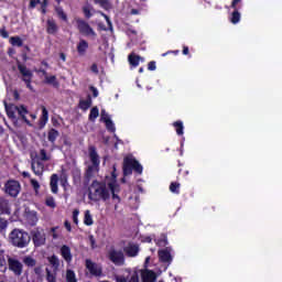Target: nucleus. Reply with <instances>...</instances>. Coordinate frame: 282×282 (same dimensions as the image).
I'll use <instances>...</instances> for the list:
<instances>
[{"instance_id": "f257e3e1", "label": "nucleus", "mask_w": 282, "mask_h": 282, "mask_svg": "<svg viewBox=\"0 0 282 282\" xmlns=\"http://www.w3.org/2000/svg\"><path fill=\"white\" fill-rule=\"evenodd\" d=\"M111 194L107 188V183L98 182L97 180L93 181L90 187L88 188V199L90 202H107L110 199Z\"/></svg>"}, {"instance_id": "f03ea898", "label": "nucleus", "mask_w": 282, "mask_h": 282, "mask_svg": "<svg viewBox=\"0 0 282 282\" xmlns=\"http://www.w3.org/2000/svg\"><path fill=\"white\" fill-rule=\"evenodd\" d=\"M30 241H32V236H30V234L24 229L14 228L9 234V242L14 248H28V246H30Z\"/></svg>"}, {"instance_id": "7ed1b4c3", "label": "nucleus", "mask_w": 282, "mask_h": 282, "mask_svg": "<svg viewBox=\"0 0 282 282\" xmlns=\"http://www.w3.org/2000/svg\"><path fill=\"white\" fill-rule=\"evenodd\" d=\"M88 155H89L91 165H88L85 173V180L87 182H89L91 177H94V173H98V171H100V155H98V152L96 151V147L90 145L88 148Z\"/></svg>"}, {"instance_id": "20e7f679", "label": "nucleus", "mask_w": 282, "mask_h": 282, "mask_svg": "<svg viewBox=\"0 0 282 282\" xmlns=\"http://www.w3.org/2000/svg\"><path fill=\"white\" fill-rule=\"evenodd\" d=\"M137 173L138 175H142V172L144 171V167H142V164L135 158L133 156H126L123 159V175L127 177V175H132V173Z\"/></svg>"}, {"instance_id": "39448f33", "label": "nucleus", "mask_w": 282, "mask_h": 282, "mask_svg": "<svg viewBox=\"0 0 282 282\" xmlns=\"http://www.w3.org/2000/svg\"><path fill=\"white\" fill-rule=\"evenodd\" d=\"M31 237H32L33 246H35V248H41V246H45L46 236H45V230L43 228L36 227L32 229Z\"/></svg>"}, {"instance_id": "423d86ee", "label": "nucleus", "mask_w": 282, "mask_h": 282, "mask_svg": "<svg viewBox=\"0 0 282 282\" xmlns=\"http://www.w3.org/2000/svg\"><path fill=\"white\" fill-rule=\"evenodd\" d=\"M4 193L9 195V197H19V193H21V183L17 180H9L4 184Z\"/></svg>"}, {"instance_id": "0eeeda50", "label": "nucleus", "mask_w": 282, "mask_h": 282, "mask_svg": "<svg viewBox=\"0 0 282 282\" xmlns=\"http://www.w3.org/2000/svg\"><path fill=\"white\" fill-rule=\"evenodd\" d=\"M18 69L22 76L23 83L26 85V88L30 89V91H34V87L32 86V70L28 69V66L21 64V62H18Z\"/></svg>"}, {"instance_id": "6e6552de", "label": "nucleus", "mask_w": 282, "mask_h": 282, "mask_svg": "<svg viewBox=\"0 0 282 282\" xmlns=\"http://www.w3.org/2000/svg\"><path fill=\"white\" fill-rule=\"evenodd\" d=\"M108 259L113 263V265L122 267L124 265V252L122 250L110 249L108 252Z\"/></svg>"}, {"instance_id": "1a4fd4ad", "label": "nucleus", "mask_w": 282, "mask_h": 282, "mask_svg": "<svg viewBox=\"0 0 282 282\" xmlns=\"http://www.w3.org/2000/svg\"><path fill=\"white\" fill-rule=\"evenodd\" d=\"M76 25L79 34L83 36H96V31L83 19L76 20Z\"/></svg>"}, {"instance_id": "9d476101", "label": "nucleus", "mask_w": 282, "mask_h": 282, "mask_svg": "<svg viewBox=\"0 0 282 282\" xmlns=\"http://www.w3.org/2000/svg\"><path fill=\"white\" fill-rule=\"evenodd\" d=\"M85 265H86V270H88V272H89V274H91V276H102V265L101 264H98V263L91 261V259H86Z\"/></svg>"}, {"instance_id": "9b49d317", "label": "nucleus", "mask_w": 282, "mask_h": 282, "mask_svg": "<svg viewBox=\"0 0 282 282\" xmlns=\"http://www.w3.org/2000/svg\"><path fill=\"white\" fill-rule=\"evenodd\" d=\"M9 270L13 272L15 276H21L23 274V263L14 258L8 259Z\"/></svg>"}, {"instance_id": "f8f14e48", "label": "nucleus", "mask_w": 282, "mask_h": 282, "mask_svg": "<svg viewBox=\"0 0 282 282\" xmlns=\"http://www.w3.org/2000/svg\"><path fill=\"white\" fill-rule=\"evenodd\" d=\"M31 170L37 177H43V173H45V164L39 159H32Z\"/></svg>"}, {"instance_id": "ddd939ff", "label": "nucleus", "mask_w": 282, "mask_h": 282, "mask_svg": "<svg viewBox=\"0 0 282 282\" xmlns=\"http://www.w3.org/2000/svg\"><path fill=\"white\" fill-rule=\"evenodd\" d=\"M158 254L161 263H167V265L173 263V256H171V251H169V249H161L158 251Z\"/></svg>"}, {"instance_id": "4468645a", "label": "nucleus", "mask_w": 282, "mask_h": 282, "mask_svg": "<svg viewBox=\"0 0 282 282\" xmlns=\"http://www.w3.org/2000/svg\"><path fill=\"white\" fill-rule=\"evenodd\" d=\"M108 188H110V193L112 195V199L117 200V204H120L121 198L117 193H120V185L116 182L108 183Z\"/></svg>"}, {"instance_id": "2eb2a0df", "label": "nucleus", "mask_w": 282, "mask_h": 282, "mask_svg": "<svg viewBox=\"0 0 282 282\" xmlns=\"http://www.w3.org/2000/svg\"><path fill=\"white\" fill-rule=\"evenodd\" d=\"M123 252L130 257H138L139 252H140V247L138 245H129L127 247L123 248Z\"/></svg>"}, {"instance_id": "dca6fc26", "label": "nucleus", "mask_w": 282, "mask_h": 282, "mask_svg": "<svg viewBox=\"0 0 282 282\" xmlns=\"http://www.w3.org/2000/svg\"><path fill=\"white\" fill-rule=\"evenodd\" d=\"M19 109V106L14 104H6V111L7 116L10 120H17V111Z\"/></svg>"}, {"instance_id": "f3484780", "label": "nucleus", "mask_w": 282, "mask_h": 282, "mask_svg": "<svg viewBox=\"0 0 282 282\" xmlns=\"http://www.w3.org/2000/svg\"><path fill=\"white\" fill-rule=\"evenodd\" d=\"M58 174H52L50 178V188L53 195H58Z\"/></svg>"}, {"instance_id": "a211bd4d", "label": "nucleus", "mask_w": 282, "mask_h": 282, "mask_svg": "<svg viewBox=\"0 0 282 282\" xmlns=\"http://www.w3.org/2000/svg\"><path fill=\"white\" fill-rule=\"evenodd\" d=\"M141 279L143 282H155V271L145 269L141 272Z\"/></svg>"}, {"instance_id": "6ab92c4d", "label": "nucleus", "mask_w": 282, "mask_h": 282, "mask_svg": "<svg viewBox=\"0 0 282 282\" xmlns=\"http://www.w3.org/2000/svg\"><path fill=\"white\" fill-rule=\"evenodd\" d=\"M61 254H62L64 261H66V263H69L73 259L72 249L67 245H63L61 247Z\"/></svg>"}, {"instance_id": "aec40b11", "label": "nucleus", "mask_w": 282, "mask_h": 282, "mask_svg": "<svg viewBox=\"0 0 282 282\" xmlns=\"http://www.w3.org/2000/svg\"><path fill=\"white\" fill-rule=\"evenodd\" d=\"M0 213L1 215H11L10 200L8 198H0Z\"/></svg>"}, {"instance_id": "412c9836", "label": "nucleus", "mask_w": 282, "mask_h": 282, "mask_svg": "<svg viewBox=\"0 0 282 282\" xmlns=\"http://www.w3.org/2000/svg\"><path fill=\"white\" fill-rule=\"evenodd\" d=\"M44 83L45 85H51L54 89L61 88V82H58V78H56L55 75L45 76Z\"/></svg>"}, {"instance_id": "4be33fe9", "label": "nucleus", "mask_w": 282, "mask_h": 282, "mask_svg": "<svg viewBox=\"0 0 282 282\" xmlns=\"http://www.w3.org/2000/svg\"><path fill=\"white\" fill-rule=\"evenodd\" d=\"M87 50H89V43L87 40H80L77 44V52L79 56H85V54H87Z\"/></svg>"}, {"instance_id": "5701e85b", "label": "nucleus", "mask_w": 282, "mask_h": 282, "mask_svg": "<svg viewBox=\"0 0 282 282\" xmlns=\"http://www.w3.org/2000/svg\"><path fill=\"white\" fill-rule=\"evenodd\" d=\"M50 265H52L54 272H58V268H61V260L56 254H53L47 258Z\"/></svg>"}, {"instance_id": "b1692460", "label": "nucleus", "mask_w": 282, "mask_h": 282, "mask_svg": "<svg viewBox=\"0 0 282 282\" xmlns=\"http://www.w3.org/2000/svg\"><path fill=\"white\" fill-rule=\"evenodd\" d=\"M140 61H144V58H142L140 55H135V53H131L128 56V62L130 63L131 67H138V65H140Z\"/></svg>"}, {"instance_id": "393cba45", "label": "nucleus", "mask_w": 282, "mask_h": 282, "mask_svg": "<svg viewBox=\"0 0 282 282\" xmlns=\"http://www.w3.org/2000/svg\"><path fill=\"white\" fill-rule=\"evenodd\" d=\"M58 135H61V132L58 130L51 128L47 132V140L51 142V144H56V140L58 139Z\"/></svg>"}, {"instance_id": "a878e982", "label": "nucleus", "mask_w": 282, "mask_h": 282, "mask_svg": "<svg viewBox=\"0 0 282 282\" xmlns=\"http://www.w3.org/2000/svg\"><path fill=\"white\" fill-rule=\"evenodd\" d=\"M101 120L105 122L107 131L110 133H116V126L109 117L101 115Z\"/></svg>"}, {"instance_id": "bb28decb", "label": "nucleus", "mask_w": 282, "mask_h": 282, "mask_svg": "<svg viewBox=\"0 0 282 282\" xmlns=\"http://www.w3.org/2000/svg\"><path fill=\"white\" fill-rule=\"evenodd\" d=\"M46 32L47 34H56V32H58V25H56V21L54 20L46 21Z\"/></svg>"}, {"instance_id": "cd10ccee", "label": "nucleus", "mask_w": 282, "mask_h": 282, "mask_svg": "<svg viewBox=\"0 0 282 282\" xmlns=\"http://www.w3.org/2000/svg\"><path fill=\"white\" fill-rule=\"evenodd\" d=\"M72 176L74 186H80V183L83 182V174L80 173V170H73Z\"/></svg>"}, {"instance_id": "c85d7f7f", "label": "nucleus", "mask_w": 282, "mask_h": 282, "mask_svg": "<svg viewBox=\"0 0 282 282\" xmlns=\"http://www.w3.org/2000/svg\"><path fill=\"white\" fill-rule=\"evenodd\" d=\"M47 120H50V112L47 111V108L42 107V116L40 118V129H43V127L47 124Z\"/></svg>"}, {"instance_id": "c756f323", "label": "nucleus", "mask_w": 282, "mask_h": 282, "mask_svg": "<svg viewBox=\"0 0 282 282\" xmlns=\"http://www.w3.org/2000/svg\"><path fill=\"white\" fill-rule=\"evenodd\" d=\"M18 113L20 116V118H22V120H24L26 122V124H30V120H28L26 115L30 113V111H28V108L23 105L18 106Z\"/></svg>"}, {"instance_id": "7c9ffc66", "label": "nucleus", "mask_w": 282, "mask_h": 282, "mask_svg": "<svg viewBox=\"0 0 282 282\" xmlns=\"http://www.w3.org/2000/svg\"><path fill=\"white\" fill-rule=\"evenodd\" d=\"M89 107H91V96L90 95H88L86 100L79 101V109H82L83 111H87V109H89Z\"/></svg>"}, {"instance_id": "2f4dec72", "label": "nucleus", "mask_w": 282, "mask_h": 282, "mask_svg": "<svg viewBox=\"0 0 282 282\" xmlns=\"http://www.w3.org/2000/svg\"><path fill=\"white\" fill-rule=\"evenodd\" d=\"M99 116H100V110L97 108V106H95L90 109L88 120H90V122H96V118H98Z\"/></svg>"}, {"instance_id": "473e14b6", "label": "nucleus", "mask_w": 282, "mask_h": 282, "mask_svg": "<svg viewBox=\"0 0 282 282\" xmlns=\"http://www.w3.org/2000/svg\"><path fill=\"white\" fill-rule=\"evenodd\" d=\"M173 127L178 135H184V122L182 120L174 121Z\"/></svg>"}, {"instance_id": "72a5a7b5", "label": "nucleus", "mask_w": 282, "mask_h": 282, "mask_svg": "<svg viewBox=\"0 0 282 282\" xmlns=\"http://www.w3.org/2000/svg\"><path fill=\"white\" fill-rule=\"evenodd\" d=\"M239 21H241V13L239 12V10L232 11L230 17V23H232L234 25H237Z\"/></svg>"}, {"instance_id": "f704fd0d", "label": "nucleus", "mask_w": 282, "mask_h": 282, "mask_svg": "<svg viewBox=\"0 0 282 282\" xmlns=\"http://www.w3.org/2000/svg\"><path fill=\"white\" fill-rule=\"evenodd\" d=\"M55 12H56L58 19L67 22V13H65V11L63 10V7H59V6L55 7Z\"/></svg>"}, {"instance_id": "c9c22d12", "label": "nucleus", "mask_w": 282, "mask_h": 282, "mask_svg": "<svg viewBox=\"0 0 282 282\" xmlns=\"http://www.w3.org/2000/svg\"><path fill=\"white\" fill-rule=\"evenodd\" d=\"M36 160H40V162H50V160H52V156L47 154V151L45 149H41L40 158H36Z\"/></svg>"}, {"instance_id": "e433bc0d", "label": "nucleus", "mask_w": 282, "mask_h": 282, "mask_svg": "<svg viewBox=\"0 0 282 282\" xmlns=\"http://www.w3.org/2000/svg\"><path fill=\"white\" fill-rule=\"evenodd\" d=\"M156 246H159V248H166V246H169V238L166 237V235H162L156 240Z\"/></svg>"}, {"instance_id": "4c0bfd02", "label": "nucleus", "mask_w": 282, "mask_h": 282, "mask_svg": "<svg viewBox=\"0 0 282 282\" xmlns=\"http://www.w3.org/2000/svg\"><path fill=\"white\" fill-rule=\"evenodd\" d=\"M66 282H78L74 270L72 269L66 270Z\"/></svg>"}, {"instance_id": "58836bf2", "label": "nucleus", "mask_w": 282, "mask_h": 282, "mask_svg": "<svg viewBox=\"0 0 282 282\" xmlns=\"http://www.w3.org/2000/svg\"><path fill=\"white\" fill-rule=\"evenodd\" d=\"M84 224L85 226H94V218L91 217V213L89 210L85 212Z\"/></svg>"}, {"instance_id": "ea45409f", "label": "nucleus", "mask_w": 282, "mask_h": 282, "mask_svg": "<svg viewBox=\"0 0 282 282\" xmlns=\"http://www.w3.org/2000/svg\"><path fill=\"white\" fill-rule=\"evenodd\" d=\"M58 271H51L50 269H46V281L47 282H56Z\"/></svg>"}, {"instance_id": "a19ab883", "label": "nucleus", "mask_w": 282, "mask_h": 282, "mask_svg": "<svg viewBox=\"0 0 282 282\" xmlns=\"http://www.w3.org/2000/svg\"><path fill=\"white\" fill-rule=\"evenodd\" d=\"M10 43L15 47H23V40L19 36L10 37Z\"/></svg>"}, {"instance_id": "79ce46f5", "label": "nucleus", "mask_w": 282, "mask_h": 282, "mask_svg": "<svg viewBox=\"0 0 282 282\" xmlns=\"http://www.w3.org/2000/svg\"><path fill=\"white\" fill-rule=\"evenodd\" d=\"M45 206H47L48 208H56V200L54 199V196H46Z\"/></svg>"}, {"instance_id": "37998d69", "label": "nucleus", "mask_w": 282, "mask_h": 282, "mask_svg": "<svg viewBox=\"0 0 282 282\" xmlns=\"http://www.w3.org/2000/svg\"><path fill=\"white\" fill-rule=\"evenodd\" d=\"M180 183L177 182H172L170 184V192L173 193L174 195H180Z\"/></svg>"}, {"instance_id": "c03bdc74", "label": "nucleus", "mask_w": 282, "mask_h": 282, "mask_svg": "<svg viewBox=\"0 0 282 282\" xmlns=\"http://www.w3.org/2000/svg\"><path fill=\"white\" fill-rule=\"evenodd\" d=\"M31 186L35 193V195H39V191H41V184L35 178L30 180Z\"/></svg>"}, {"instance_id": "a18cd8bd", "label": "nucleus", "mask_w": 282, "mask_h": 282, "mask_svg": "<svg viewBox=\"0 0 282 282\" xmlns=\"http://www.w3.org/2000/svg\"><path fill=\"white\" fill-rule=\"evenodd\" d=\"M95 3L100 4V8H104V10H109V8H111L109 0H95Z\"/></svg>"}, {"instance_id": "49530a36", "label": "nucleus", "mask_w": 282, "mask_h": 282, "mask_svg": "<svg viewBox=\"0 0 282 282\" xmlns=\"http://www.w3.org/2000/svg\"><path fill=\"white\" fill-rule=\"evenodd\" d=\"M24 263L25 265H29L30 268H34V265H36V260H34V258H25L24 259Z\"/></svg>"}, {"instance_id": "de8ad7c7", "label": "nucleus", "mask_w": 282, "mask_h": 282, "mask_svg": "<svg viewBox=\"0 0 282 282\" xmlns=\"http://www.w3.org/2000/svg\"><path fill=\"white\" fill-rule=\"evenodd\" d=\"M78 215H80V210L74 209L73 210V223L78 226Z\"/></svg>"}, {"instance_id": "09e8293b", "label": "nucleus", "mask_w": 282, "mask_h": 282, "mask_svg": "<svg viewBox=\"0 0 282 282\" xmlns=\"http://www.w3.org/2000/svg\"><path fill=\"white\" fill-rule=\"evenodd\" d=\"M40 3H41V0H30L29 9L34 10V8H36V6H39Z\"/></svg>"}, {"instance_id": "8fccbe9b", "label": "nucleus", "mask_w": 282, "mask_h": 282, "mask_svg": "<svg viewBox=\"0 0 282 282\" xmlns=\"http://www.w3.org/2000/svg\"><path fill=\"white\" fill-rule=\"evenodd\" d=\"M83 12L87 19H91V10L89 9V7H83Z\"/></svg>"}, {"instance_id": "3c124183", "label": "nucleus", "mask_w": 282, "mask_h": 282, "mask_svg": "<svg viewBox=\"0 0 282 282\" xmlns=\"http://www.w3.org/2000/svg\"><path fill=\"white\" fill-rule=\"evenodd\" d=\"M148 69L149 72H155V69H158V66L155 65V61H151L148 63Z\"/></svg>"}, {"instance_id": "603ef678", "label": "nucleus", "mask_w": 282, "mask_h": 282, "mask_svg": "<svg viewBox=\"0 0 282 282\" xmlns=\"http://www.w3.org/2000/svg\"><path fill=\"white\" fill-rule=\"evenodd\" d=\"M8 228V221L4 218H0V230Z\"/></svg>"}, {"instance_id": "864d4df0", "label": "nucleus", "mask_w": 282, "mask_h": 282, "mask_svg": "<svg viewBox=\"0 0 282 282\" xmlns=\"http://www.w3.org/2000/svg\"><path fill=\"white\" fill-rule=\"evenodd\" d=\"M239 3H241V0H232L230 4L231 10L234 11L239 10L237 9V6H239Z\"/></svg>"}, {"instance_id": "5fc2aeb1", "label": "nucleus", "mask_w": 282, "mask_h": 282, "mask_svg": "<svg viewBox=\"0 0 282 282\" xmlns=\"http://www.w3.org/2000/svg\"><path fill=\"white\" fill-rule=\"evenodd\" d=\"M0 35L2 36V39H8V36H10V33H8L6 28H3L0 30Z\"/></svg>"}, {"instance_id": "6e6d98bb", "label": "nucleus", "mask_w": 282, "mask_h": 282, "mask_svg": "<svg viewBox=\"0 0 282 282\" xmlns=\"http://www.w3.org/2000/svg\"><path fill=\"white\" fill-rule=\"evenodd\" d=\"M90 70L93 72V74H99L98 64L94 63V64L90 66Z\"/></svg>"}, {"instance_id": "4d7b16f0", "label": "nucleus", "mask_w": 282, "mask_h": 282, "mask_svg": "<svg viewBox=\"0 0 282 282\" xmlns=\"http://www.w3.org/2000/svg\"><path fill=\"white\" fill-rule=\"evenodd\" d=\"M66 184H67V175L64 174L61 177V186H63L65 188Z\"/></svg>"}, {"instance_id": "13d9d810", "label": "nucleus", "mask_w": 282, "mask_h": 282, "mask_svg": "<svg viewBox=\"0 0 282 282\" xmlns=\"http://www.w3.org/2000/svg\"><path fill=\"white\" fill-rule=\"evenodd\" d=\"M90 91L93 93L94 98H98V88L90 86Z\"/></svg>"}, {"instance_id": "bf43d9fd", "label": "nucleus", "mask_w": 282, "mask_h": 282, "mask_svg": "<svg viewBox=\"0 0 282 282\" xmlns=\"http://www.w3.org/2000/svg\"><path fill=\"white\" fill-rule=\"evenodd\" d=\"M140 278L137 275V273H133L128 282H139Z\"/></svg>"}, {"instance_id": "052dcab7", "label": "nucleus", "mask_w": 282, "mask_h": 282, "mask_svg": "<svg viewBox=\"0 0 282 282\" xmlns=\"http://www.w3.org/2000/svg\"><path fill=\"white\" fill-rule=\"evenodd\" d=\"M88 239H89V241H90V246H91V248L94 249V248H96V238H94V236H89L88 237Z\"/></svg>"}, {"instance_id": "680f3d73", "label": "nucleus", "mask_w": 282, "mask_h": 282, "mask_svg": "<svg viewBox=\"0 0 282 282\" xmlns=\"http://www.w3.org/2000/svg\"><path fill=\"white\" fill-rule=\"evenodd\" d=\"M52 124L53 127H56V128L61 127V122L56 118H52Z\"/></svg>"}, {"instance_id": "e2e57ef3", "label": "nucleus", "mask_w": 282, "mask_h": 282, "mask_svg": "<svg viewBox=\"0 0 282 282\" xmlns=\"http://www.w3.org/2000/svg\"><path fill=\"white\" fill-rule=\"evenodd\" d=\"M64 226H65V228H66V230L68 231V232H72V224L69 223V221H65L64 223Z\"/></svg>"}, {"instance_id": "0e129e2a", "label": "nucleus", "mask_w": 282, "mask_h": 282, "mask_svg": "<svg viewBox=\"0 0 282 282\" xmlns=\"http://www.w3.org/2000/svg\"><path fill=\"white\" fill-rule=\"evenodd\" d=\"M32 217L31 226H36V221H39V218L36 217V214H34Z\"/></svg>"}, {"instance_id": "69168bd1", "label": "nucleus", "mask_w": 282, "mask_h": 282, "mask_svg": "<svg viewBox=\"0 0 282 282\" xmlns=\"http://www.w3.org/2000/svg\"><path fill=\"white\" fill-rule=\"evenodd\" d=\"M116 281H117V282H129V280H127V278H124V276H122V275H121V276H117V278H116Z\"/></svg>"}, {"instance_id": "338daca9", "label": "nucleus", "mask_w": 282, "mask_h": 282, "mask_svg": "<svg viewBox=\"0 0 282 282\" xmlns=\"http://www.w3.org/2000/svg\"><path fill=\"white\" fill-rule=\"evenodd\" d=\"M183 55L184 56H188L189 55L188 46H183Z\"/></svg>"}, {"instance_id": "774afa93", "label": "nucleus", "mask_w": 282, "mask_h": 282, "mask_svg": "<svg viewBox=\"0 0 282 282\" xmlns=\"http://www.w3.org/2000/svg\"><path fill=\"white\" fill-rule=\"evenodd\" d=\"M22 177L30 180L32 175H30L29 172H22Z\"/></svg>"}]
</instances>
